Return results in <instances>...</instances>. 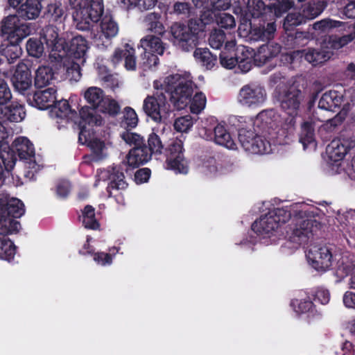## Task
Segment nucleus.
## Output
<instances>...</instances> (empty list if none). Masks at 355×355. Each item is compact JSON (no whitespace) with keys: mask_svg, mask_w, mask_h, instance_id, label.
<instances>
[{"mask_svg":"<svg viewBox=\"0 0 355 355\" xmlns=\"http://www.w3.org/2000/svg\"><path fill=\"white\" fill-rule=\"evenodd\" d=\"M167 168L175 173L186 174L189 168L183 153V144L180 139H173L166 149Z\"/></svg>","mask_w":355,"mask_h":355,"instance_id":"14","label":"nucleus"},{"mask_svg":"<svg viewBox=\"0 0 355 355\" xmlns=\"http://www.w3.org/2000/svg\"><path fill=\"white\" fill-rule=\"evenodd\" d=\"M18 6L17 15L24 20L36 19L42 10V5L39 0H26Z\"/></svg>","mask_w":355,"mask_h":355,"instance_id":"26","label":"nucleus"},{"mask_svg":"<svg viewBox=\"0 0 355 355\" xmlns=\"http://www.w3.org/2000/svg\"><path fill=\"white\" fill-rule=\"evenodd\" d=\"M53 78L52 69L47 66L40 67L35 73V84L38 87L49 85Z\"/></svg>","mask_w":355,"mask_h":355,"instance_id":"43","label":"nucleus"},{"mask_svg":"<svg viewBox=\"0 0 355 355\" xmlns=\"http://www.w3.org/2000/svg\"><path fill=\"white\" fill-rule=\"evenodd\" d=\"M254 124L274 144L284 145L288 144L293 135L295 121L293 117H288L282 121L275 110H267L257 114Z\"/></svg>","mask_w":355,"mask_h":355,"instance_id":"2","label":"nucleus"},{"mask_svg":"<svg viewBox=\"0 0 355 355\" xmlns=\"http://www.w3.org/2000/svg\"><path fill=\"white\" fill-rule=\"evenodd\" d=\"M138 121L137 114L134 109L130 107L124 108L123 123L128 128H133L136 127Z\"/></svg>","mask_w":355,"mask_h":355,"instance_id":"57","label":"nucleus"},{"mask_svg":"<svg viewBox=\"0 0 355 355\" xmlns=\"http://www.w3.org/2000/svg\"><path fill=\"white\" fill-rule=\"evenodd\" d=\"M26 116L24 105L14 102L8 106H0V119L6 121L19 123L23 121Z\"/></svg>","mask_w":355,"mask_h":355,"instance_id":"21","label":"nucleus"},{"mask_svg":"<svg viewBox=\"0 0 355 355\" xmlns=\"http://www.w3.org/2000/svg\"><path fill=\"white\" fill-rule=\"evenodd\" d=\"M220 62L223 67L231 69L236 65L238 58L236 56L233 57L228 55L227 52L222 51L220 55Z\"/></svg>","mask_w":355,"mask_h":355,"instance_id":"63","label":"nucleus"},{"mask_svg":"<svg viewBox=\"0 0 355 355\" xmlns=\"http://www.w3.org/2000/svg\"><path fill=\"white\" fill-rule=\"evenodd\" d=\"M193 56L196 60L207 69H212L217 61L216 57L213 55L207 49H196Z\"/></svg>","mask_w":355,"mask_h":355,"instance_id":"40","label":"nucleus"},{"mask_svg":"<svg viewBox=\"0 0 355 355\" xmlns=\"http://www.w3.org/2000/svg\"><path fill=\"white\" fill-rule=\"evenodd\" d=\"M343 102V96L336 91H329L323 94L318 102V107L321 110L335 112Z\"/></svg>","mask_w":355,"mask_h":355,"instance_id":"30","label":"nucleus"},{"mask_svg":"<svg viewBox=\"0 0 355 355\" xmlns=\"http://www.w3.org/2000/svg\"><path fill=\"white\" fill-rule=\"evenodd\" d=\"M153 87H155L153 85ZM156 93L152 96H147L143 102L142 109L145 114L157 123L164 122L171 111L170 105L167 101V96L164 92L171 97L170 92L164 89H156Z\"/></svg>","mask_w":355,"mask_h":355,"instance_id":"9","label":"nucleus"},{"mask_svg":"<svg viewBox=\"0 0 355 355\" xmlns=\"http://www.w3.org/2000/svg\"><path fill=\"white\" fill-rule=\"evenodd\" d=\"M150 157L151 154L148 148L141 145L130 150L127 156V162L129 166L135 168L148 162Z\"/></svg>","mask_w":355,"mask_h":355,"instance_id":"27","label":"nucleus"},{"mask_svg":"<svg viewBox=\"0 0 355 355\" xmlns=\"http://www.w3.org/2000/svg\"><path fill=\"white\" fill-rule=\"evenodd\" d=\"M99 179L105 180L109 178L107 186L108 191L112 195V189L123 190L127 187V183L124 180V175L117 168H112V172L109 171H101L98 175Z\"/></svg>","mask_w":355,"mask_h":355,"instance_id":"24","label":"nucleus"},{"mask_svg":"<svg viewBox=\"0 0 355 355\" xmlns=\"http://www.w3.org/2000/svg\"><path fill=\"white\" fill-rule=\"evenodd\" d=\"M42 38L47 46L51 49L50 57L55 60L62 58L63 54L60 53L64 50V40L59 36L57 28L53 26H48L43 29Z\"/></svg>","mask_w":355,"mask_h":355,"instance_id":"18","label":"nucleus"},{"mask_svg":"<svg viewBox=\"0 0 355 355\" xmlns=\"http://www.w3.org/2000/svg\"><path fill=\"white\" fill-rule=\"evenodd\" d=\"M281 51V46L276 43H269L260 46L254 55V62L261 66L270 59L276 57Z\"/></svg>","mask_w":355,"mask_h":355,"instance_id":"25","label":"nucleus"},{"mask_svg":"<svg viewBox=\"0 0 355 355\" xmlns=\"http://www.w3.org/2000/svg\"><path fill=\"white\" fill-rule=\"evenodd\" d=\"M74 12L73 19L76 28L81 31L89 29L91 23L97 22L103 12L102 0H70Z\"/></svg>","mask_w":355,"mask_h":355,"instance_id":"7","label":"nucleus"},{"mask_svg":"<svg viewBox=\"0 0 355 355\" xmlns=\"http://www.w3.org/2000/svg\"><path fill=\"white\" fill-rule=\"evenodd\" d=\"M14 87L20 93H24L32 86V77L28 65L24 62H19L12 78Z\"/></svg>","mask_w":355,"mask_h":355,"instance_id":"19","label":"nucleus"},{"mask_svg":"<svg viewBox=\"0 0 355 355\" xmlns=\"http://www.w3.org/2000/svg\"><path fill=\"white\" fill-rule=\"evenodd\" d=\"M239 141L244 150L249 153L266 154L271 151L270 142L252 130L239 129Z\"/></svg>","mask_w":355,"mask_h":355,"instance_id":"13","label":"nucleus"},{"mask_svg":"<svg viewBox=\"0 0 355 355\" xmlns=\"http://www.w3.org/2000/svg\"><path fill=\"white\" fill-rule=\"evenodd\" d=\"M282 109L290 116L293 117L297 114L304 96L300 89L295 86H291L278 92L277 96Z\"/></svg>","mask_w":355,"mask_h":355,"instance_id":"15","label":"nucleus"},{"mask_svg":"<svg viewBox=\"0 0 355 355\" xmlns=\"http://www.w3.org/2000/svg\"><path fill=\"white\" fill-rule=\"evenodd\" d=\"M297 55L304 57V59L313 65H317L328 60L331 56V51L323 49L319 51L314 49H309L295 52Z\"/></svg>","mask_w":355,"mask_h":355,"instance_id":"28","label":"nucleus"},{"mask_svg":"<svg viewBox=\"0 0 355 355\" xmlns=\"http://www.w3.org/2000/svg\"><path fill=\"white\" fill-rule=\"evenodd\" d=\"M355 39V32L343 35L342 37L330 36L328 38L327 45L325 46L327 50L339 49Z\"/></svg>","mask_w":355,"mask_h":355,"instance_id":"44","label":"nucleus"},{"mask_svg":"<svg viewBox=\"0 0 355 355\" xmlns=\"http://www.w3.org/2000/svg\"><path fill=\"white\" fill-rule=\"evenodd\" d=\"M148 150L150 153L151 155L153 153H162L164 145L160 137L157 134L153 132L149 135L148 139Z\"/></svg>","mask_w":355,"mask_h":355,"instance_id":"53","label":"nucleus"},{"mask_svg":"<svg viewBox=\"0 0 355 355\" xmlns=\"http://www.w3.org/2000/svg\"><path fill=\"white\" fill-rule=\"evenodd\" d=\"M306 21L303 12H293L287 15L284 19V28L286 31L291 30L293 26H299Z\"/></svg>","mask_w":355,"mask_h":355,"instance_id":"48","label":"nucleus"},{"mask_svg":"<svg viewBox=\"0 0 355 355\" xmlns=\"http://www.w3.org/2000/svg\"><path fill=\"white\" fill-rule=\"evenodd\" d=\"M291 306L297 313H304L311 310L313 303L309 298L295 299L291 302Z\"/></svg>","mask_w":355,"mask_h":355,"instance_id":"52","label":"nucleus"},{"mask_svg":"<svg viewBox=\"0 0 355 355\" xmlns=\"http://www.w3.org/2000/svg\"><path fill=\"white\" fill-rule=\"evenodd\" d=\"M19 15H12L4 18L1 23V31L11 42H21L31 33L30 24L19 19Z\"/></svg>","mask_w":355,"mask_h":355,"instance_id":"11","label":"nucleus"},{"mask_svg":"<svg viewBox=\"0 0 355 355\" xmlns=\"http://www.w3.org/2000/svg\"><path fill=\"white\" fill-rule=\"evenodd\" d=\"M200 24L191 19L187 24L175 23L171 27V41L175 46L184 51H189L198 44Z\"/></svg>","mask_w":355,"mask_h":355,"instance_id":"8","label":"nucleus"},{"mask_svg":"<svg viewBox=\"0 0 355 355\" xmlns=\"http://www.w3.org/2000/svg\"><path fill=\"white\" fill-rule=\"evenodd\" d=\"M12 98L10 88L4 80L0 78V106H3Z\"/></svg>","mask_w":355,"mask_h":355,"instance_id":"62","label":"nucleus"},{"mask_svg":"<svg viewBox=\"0 0 355 355\" xmlns=\"http://www.w3.org/2000/svg\"><path fill=\"white\" fill-rule=\"evenodd\" d=\"M205 135L207 140H214V142L229 150H236L237 145L232 139L230 133L226 129L224 125L218 123L214 128V136L211 132L207 133V130L205 129Z\"/></svg>","mask_w":355,"mask_h":355,"instance_id":"20","label":"nucleus"},{"mask_svg":"<svg viewBox=\"0 0 355 355\" xmlns=\"http://www.w3.org/2000/svg\"><path fill=\"white\" fill-rule=\"evenodd\" d=\"M265 10V3L261 0H248L245 13L252 17H259Z\"/></svg>","mask_w":355,"mask_h":355,"instance_id":"49","label":"nucleus"},{"mask_svg":"<svg viewBox=\"0 0 355 355\" xmlns=\"http://www.w3.org/2000/svg\"><path fill=\"white\" fill-rule=\"evenodd\" d=\"M218 25L223 28H232L235 26V20L232 15L221 13L216 18Z\"/></svg>","mask_w":355,"mask_h":355,"instance_id":"61","label":"nucleus"},{"mask_svg":"<svg viewBox=\"0 0 355 355\" xmlns=\"http://www.w3.org/2000/svg\"><path fill=\"white\" fill-rule=\"evenodd\" d=\"M225 40V35L223 31H215L211 33L209 38V42L213 49H220Z\"/></svg>","mask_w":355,"mask_h":355,"instance_id":"60","label":"nucleus"},{"mask_svg":"<svg viewBox=\"0 0 355 355\" xmlns=\"http://www.w3.org/2000/svg\"><path fill=\"white\" fill-rule=\"evenodd\" d=\"M327 6V3L324 0H314L303 4L302 11L306 20H311L318 17Z\"/></svg>","mask_w":355,"mask_h":355,"instance_id":"35","label":"nucleus"},{"mask_svg":"<svg viewBox=\"0 0 355 355\" xmlns=\"http://www.w3.org/2000/svg\"><path fill=\"white\" fill-rule=\"evenodd\" d=\"M276 29L275 23L270 22L266 25L254 27L252 29L251 34L256 40H270L274 37Z\"/></svg>","mask_w":355,"mask_h":355,"instance_id":"39","label":"nucleus"},{"mask_svg":"<svg viewBox=\"0 0 355 355\" xmlns=\"http://www.w3.org/2000/svg\"><path fill=\"white\" fill-rule=\"evenodd\" d=\"M156 89H164L170 92L171 101L178 110L184 109L189 104L193 114L200 113L205 107L207 98L202 92L193 94L192 81L189 75L174 74L165 78L163 82L154 81Z\"/></svg>","mask_w":355,"mask_h":355,"instance_id":"1","label":"nucleus"},{"mask_svg":"<svg viewBox=\"0 0 355 355\" xmlns=\"http://www.w3.org/2000/svg\"><path fill=\"white\" fill-rule=\"evenodd\" d=\"M327 153L329 159L337 162L342 160L347 153L346 141L343 139L333 140L327 148Z\"/></svg>","mask_w":355,"mask_h":355,"instance_id":"33","label":"nucleus"},{"mask_svg":"<svg viewBox=\"0 0 355 355\" xmlns=\"http://www.w3.org/2000/svg\"><path fill=\"white\" fill-rule=\"evenodd\" d=\"M193 118L190 115H186L178 118L174 122V128L178 132H187L193 126Z\"/></svg>","mask_w":355,"mask_h":355,"instance_id":"56","label":"nucleus"},{"mask_svg":"<svg viewBox=\"0 0 355 355\" xmlns=\"http://www.w3.org/2000/svg\"><path fill=\"white\" fill-rule=\"evenodd\" d=\"M341 24L342 22L339 21L327 18L315 22L313 24V28L315 31H318L320 33H327L334 28L340 27Z\"/></svg>","mask_w":355,"mask_h":355,"instance_id":"50","label":"nucleus"},{"mask_svg":"<svg viewBox=\"0 0 355 355\" xmlns=\"http://www.w3.org/2000/svg\"><path fill=\"white\" fill-rule=\"evenodd\" d=\"M3 208L6 214L17 218L23 216L25 213L24 203L18 198H8L7 193L3 194L0 197V209Z\"/></svg>","mask_w":355,"mask_h":355,"instance_id":"22","label":"nucleus"},{"mask_svg":"<svg viewBox=\"0 0 355 355\" xmlns=\"http://www.w3.org/2000/svg\"><path fill=\"white\" fill-rule=\"evenodd\" d=\"M26 50L29 55L40 58L44 53L42 43L36 38H30L26 43Z\"/></svg>","mask_w":355,"mask_h":355,"instance_id":"51","label":"nucleus"},{"mask_svg":"<svg viewBox=\"0 0 355 355\" xmlns=\"http://www.w3.org/2000/svg\"><path fill=\"white\" fill-rule=\"evenodd\" d=\"M15 245L8 239L0 238V259L10 261L15 254Z\"/></svg>","mask_w":355,"mask_h":355,"instance_id":"46","label":"nucleus"},{"mask_svg":"<svg viewBox=\"0 0 355 355\" xmlns=\"http://www.w3.org/2000/svg\"><path fill=\"white\" fill-rule=\"evenodd\" d=\"M140 46L144 52H151L158 55H162L164 46L161 39L155 35H147L140 40Z\"/></svg>","mask_w":355,"mask_h":355,"instance_id":"37","label":"nucleus"},{"mask_svg":"<svg viewBox=\"0 0 355 355\" xmlns=\"http://www.w3.org/2000/svg\"><path fill=\"white\" fill-rule=\"evenodd\" d=\"M12 148L20 159L26 162L28 171L25 175L30 180L33 179L35 173L40 170L41 165L36 161L33 144L26 137H20L13 141Z\"/></svg>","mask_w":355,"mask_h":355,"instance_id":"10","label":"nucleus"},{"mask_svg":"<svg viewBox=\"0 0 355 355\" xmlns=\"http://www.w3.org/2000/svg\"><path fill=\"white\" fill-rule=\"evenodd\" d=\"M293 6V0H277V2L272 5V8L275 16L281 17Z\"/></svg>","mask_w":355,"mask_h":355,"instance_id":"58","label":"nucleus"},{"mask_svg":"<svg viewBox=\"0 0 355 355\" xmlns=\"http://www.w3.org/2000/svg\"><path fill=\"white\" fill-rule=\"evenodd\" d=\"M306 207L305 204L303 211H300V207H298L296 212H292L294 218L287 232L288 243L293 244L291 248H297L306 243L320 228V223L315 219L304 217L306 213Z\"/></svg>","mask_w":355,"mask_h":355,"instance_id":"6","label":"nucleus"},{"mask_svg":"<svg viewBox=\"0 0 355 355\" xmlns=\"http://www.w3.org/2000/svg\"><path fill=\"white\" fill-rule=\"evenodd\" d=\"M267 98L265 88L255 84L245 85L239 91L237 99L243 106L257 107L262 105Z\"/></svg>","mask_w":355,"mask_h":355,"instance_id":"16","label":"nucleus"},{"mask_svg":"<svg viewBox=\"0 0 355 355\" xmlns=\"http://www.w3.org/2000/svg\"><path fill=\"white\" fill-rule=\"evenodd\" d=\"M124 3L137 6L139 9L148 10L155 6L157 0H122Z\"/></svg>","mask_w":355,"mask_h":355,"instance_id":"64","label":"nucleus"},{"mask_svg":"<svg viewBox=\"0 0 355 355\" xmlns=\"http://www.w3.org/2000/svg\"><path fill=\"white\" fill-rule=\"evenodd\" d=\"M305 203L297 202L281 208H275L261 216L252 225V230L263 236H270L282 224L285 223L292 216V212H296L298 207L304 210Z\"/></svg>","mask_w":355,"mask_h":355,"instance_id":"5","label":"nucleus"},{"mask_svg":"<svg viewBox=\"0 0 355 355\" xmlns=\"http://www.w3.org/2000/svg\"><path fill=\"white\" fill-rule=\"evenodd\" d=\"M84 98L87 103L91 106L89 107V108L93 112V114L96 115L97 114L95 112L94 110H97L99 106H101L105 96L104 92L101 88L90 87L84 92ZM83 107H86V106ZM87 107H88V106H87Z\"/></svg>","mask_w":355,"mask_h":355,"instance_id":"31","label":"nucleus"},{"mask_svg":"<svg viewBox=\"0 0 355 355\" xmlns=\"http://www.w3.org/2000/svg\"><path fill=\"white\" fill-rule=\"evenodd\" d=\"M97 110L110 116H116L119 113L121 107L114 99L105 96L103 102Z\"/></svg>","mask_w":355,"mask_h":355,"instance_id":"47","label":"nucleus"},{"mask_svg":"<svg viewBox=\"0 0 355 355\" xmlns=\"http://www.w3.org/2000/svg\"><path fill=\"white\" fill-rule=\"evenodd\" d=\"M200 172L207 176H212L216 174L218 166L215 159L209 157L202 161L200 166Z\"/></svg>","mask_w":355,"mask_h":355,"instance_id":"54","label":"nucleus"},{"mask_svg":"<svg viewBox=\"0 0 355 355\" xmlns=\"http://www.w3.org/2000/svg\"><path fill=\"white\" fill-rule=\"evenodd\" d=\"M147 29L157 35H163L165 32L164 26L160 21V16L155 12L148 14L144 19Z\"/></svg>","mask_w":355,"mask_h":355,"instance_id":"42","label":"nucleus"},{"mask_svg":"<svg viewBox=\"0 0 355 355\" xmlns=\"http://www.w3.org/2000/svg\"><path fill=\"white\" fill-rule=\"evenodd\" d=\"M19 43L9 42L8 44L1 46L0 53L7 58L9 63L15 62L21 55L22 49Z\"/></svg>","mask_w":355,"mask_h":355,"instance_id":"41","label":"nucleus"},{"mask_svg":"<svg viewBox=\"0 0 355 355\" xmlns=\"http://www.w3.org/2000/svg\"><path fill=\"white\" fill-rule=\"evenodd\" d=\"M46 16L51 23L62 24L66 18L64 8L59 1L52 2L47 6Z\"/></svg>","mask_w":355,"mask_h":355,"instance_id":"38","label":"nucleus"},{"mask_svg":"<svg viewBox=\"0 0 355 355\" xmlns=\"http://www.w3.org/2000/svg\"><path fill=\"white\" fill-rule=\"evenodd\" d=\"M21 225L15 218L6 214L3 208L0 209V235L14 234L19 232Z\"/></svg>","mask_w":355,"mask_h":355,"instance_id":"32","label":"nucleus"},{"mask_svg":"<svg viewBox=\"0 0 355 355\" xmlns=\"http://www.w3.org/2000/svg\"><path fill=\"white\" fill-rule=\"evenodd\" d=\"M159 62V58L155 53L147 51L144 52L141 55V60L140 65L144 71L152 69L153 67H155Z\"/></svg>","mask_w":355,"mask_h":355,"instance_id":"55","label":"nucleus"},{"mask_svg":"<svg viewBox=\"0 0 355 355\" xmlns=\"http://www.w3.org/2000/svg\"><path fill=\"white\" fill-rule=\"evenodd\" d=\"M300 142L303 145L304 149L308 147L315 148L314 127L311 121H305L302 124Z\"/></svg>","mask_w":355,"mask_h":355,"instance_id":"36","label":"nucleus"},{"mask_svg":"<svg viewBox=\"0 0 355 355\" xmlns=\"http://www.w3.org/2000/svg\"><path fill=\"white\" fill-rule=\"evenodd\" d=\"M122 139L129 145H134L135 147L144 144L143 138L138 134L125 131L121 135Z\"/></svg>","mask_w":355,"mask_h":355,"instance_id":"59","label":"nucleus"},{"mask_svg":"<svg viewBox=\"0 0 355 355\" xmlns=\"http://www.w3.org/2000/svg\"><path fill=\"white\" fill-rule=\"evenodd\" d=\"M82 222L86 228L96 230L98 227L99 224L95 218L94 208L92 206L85 207L83 211Z\"/></svg>","mask_w":355,"mask_h":355,"instance_id":"45","label":"nucleus"},{"mask_svg":"<svg viewBox=\"0 0 355 355\" xmlns=\"http://www.w3.org/2000/svg\"><path fill=\"white\" fill-rule=\"evenodd\" d=\"M122 58H124V66L127 70L134 71L136 69L135 51L128 44H126L123 49H117L114 51L112 61L114 64H117Z\"/></svg>","mask_w":355,"mask_h":355,"instance_id":"23","label":"nucleus"},{"mask_svg":"<svg viewBox=\"0 0 355 355\" xmlns=\"http://www.w3.org/2000/svg\"><path fill=\"white\" fill-rule=\"evenodd\" d=\"M80 133L78 141L86 144L92 151V160L99 161L105 158L107 153L105 144L96 136L94 128L100 126L103 119L99 114H94L89 107H82L80 110Z\"/></svg>","mask_w":355,"mask_h":355,"instance_id":"3","label":"nucleus"},{"mask_svg":"<svg viewBox=\"0 0 355 355\" xmlns=\"http://www.w3.org/2000/svg\"><path fill=\"white\" fill-rule=\"evenodd\" d=\"M89 49L87 41L80 35L73 37L69 44L64 42V50L60 53L63 56L58 58V60L62 62L70 80L78 81L80 78V67L86 62Z\"/></svg>","mask_w":355,"mask_h":355,"instance_id":"4","label":"nucleus"},{"mask_svg":"<svg viewBox=\"0 0 355 355\" xmlns=\"http://www.w3.org/2000/svg\"><path fill=\"white\" fill-rule=\"evenodd\" d=\"M119 31L118 24L109 15L103 17L95 31L91 32V38L98 48H105L110 44Z\"/></svg>","mask_w":355,"mask_h":355,"instance_id":"12","label":"nucleus"},{"mask_svg":"<svg viewBox=\"0 0 355 355\" xmlns=\"http://www.w3.org/2000/svg\"><path fill=\"white\" fill-rule=\"evenodd\" d=\"M53 117L60 118L66 120H74L76 117V112L72 110L67 100L58 101L51 110Z\"/></svg>","mask_w":355,"mask_h":355,"instance_id":"34","label":"nucleus"},{"mask_svg":"<svg viewBox=\"0 0 355 355\" xmlns=\"http://www.w3.org/2000/svg\"><path fill=\"white\" fill-rule=\"evenodd\" d=\"M55 94L56 90L53 87L36 92L33 96L35 106L40 110H45L51 107L55 101Z\"/></svg>","mask_w":355,"mask_h":355,"instance_id":"29","label":"nucleus"},{"mask_svg":"<svg viewBox=\"0 0 355 355\" xmlns=\"http://www.w3.org/2000/svg\"><path fill=\"white\" fill-rule=\"evenodd\" d=\"M306 259L309 263L318 271H326L332 264V254L327 246H311L306 254Z\"/></svg>","mask_w":355,"mask_h":355,"instance_id":"17","label":"nucleus"}]
</instances>
